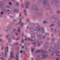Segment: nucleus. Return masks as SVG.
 I'll list each match as a JSON object with an SVG mask.
<instances>
[{"instance_id":"obj_41","label":"nucleus","mask_w":60,"mask_h":60,"mask_svg":"<svg viewBox=\"0 0 60 60\" xmlns=\"http://www.w3.org/2000/svg\"><path fill=\"white\" fill-rule=\"evenodd\" d=\"M43 39H44L45 37V36H44L43 37Z\"/></svg>"},{"instance_id":"obj_55","label":"nucleus","mask_w":60,"mask_h":60,"mask_svg":"<svg viewBox=\"0 0 60 60\" xmlns=\"http://www.w3.org/2000/svg\"><path fill=\"white\" fill-rule=\"evenodd\" d=\"M35 43H35V42H34L33 43V44H35Z\"/></svg>"},{"instance_id":"obj_4","label":"nucleus","mask_w":60,"mask_h":60,"mask_svg":"<svg viewBox=\"0 0 60 60\" xmlns=\"http://www.w3.org/2000/svg\"><path fill=\"white\" fill-rule=\"evenodd\" d=\"M59 2V1L58 0H54L51 3L52 4H55V6H57V4Z\"/></svg>"},{"instance_id":"obj_60","label":"nucleus","mask_w":60,"mask_h":60,"mask_svg":"<svg viewBox=\"0 0 60 60\" xmlns=\"http://www.w3.org/2000/svg\"><path fill=\"white\" fill-rule=\"evenodd\" d=\"M19 16H20V17H21V15L20 14V15H19Z\"/></svg>"},{"instance_id":"obj_32","label":"nucleus","mask_w":60,"mask_h":60,"mask_svg":"<svg viewBox=\"0 0 60 60\" xmlns=\"http://www.w3.org/2000/svg\"><path fill=\"white\" fill-rule=\"evenodd\" d=\"M38 46H40V44L38 43L37 44Z\"/></svg>"},{"instance_id":"obj_30","label":"nucleus","mask_w":60,"mask_h":60,"mask_svg":"<svg viewBox=\"0 0 60 60\" xmlns=\"http://www.w3.org/2000/svg\"><path fill=\"white\" fill-rule=\"evenodd\" d=\"M57 13H60V11H57Z\"/></svg>"},{"instance_id":"obj_29","label":"nucleus","mask_w":60,"mask_h":60,"mask_svg":"<svg viewBox=\"0 0 60 60\" xmlns=\"http://www.w3.org/2000/svg\"><path fill=\"white\" fill-rule=\"evenodd\" d=\"M60 58H57L56 59V60H58L59 59H60Z\"/></svg>"},{"instance_id":"obj_49","label":"nucleus","mask_w":60,"mask_h":60,"mask_svg":"<svg viewBox=\"0 0 60 60\" xmlns=\"http://www.w3.org/2000/svg\"><path fill=\"white\" fill-rule=\"evenodd\" d=\"M24 46H22V49H24Z\"/></svg>"},{"instance_id":"obj_46","label":"nucleus","mask_w":60,"mask_h":60,"mask_svg":"<svg viewBox=\"0 0 60 60\" xmlns=\"http://www.w3.org/2000/svg\"><path fill=\"white\" fill-rule=\"evenodd\" d=\"M46 34V35H49V34L48 33L46 34Z\"/></svg>"},{"instance_id":"obj_28","label":"nucleus","mask_w":60,"mask_h":60,"mask_svg":"<svg viewBox=\"0 0 60 60\" xmlns=\"http://www.w3.org/2000/svg\"><path fill=\"white\" fill-rule=\"evenodd\" d=\"M1 15H3L4 14V12L3 11H1Z\"/></svg>"},{"instance_id":"obj_25","label":"nucleus","mask_w":60,"mask_h":60,"mask_svg":"<svg viewBox=\"0 0 60 60\" xmlns=\"http://www.w3.org/2000/svg\"><path fill=\"white\" fill-rule=\"evenodd\" d=\"M24 12L25 13V14L26 15V10H24Z\"/></svg>"},{"instance_id":"obj_50","label":"nucleus","mask_w":60,"mask_h":60,"mask_svg":"<svg viewBox=\"0 0 60 60\" xmlns=\"http://www.w3.org/2000/svg\"><path fill=\"white\" fill-rule=\"evenodd\" d=\"M15 44H16V45H18V43H15Z\"/></svg>"},{"instance_id":"obj_39","label":"nucleus","mask_w":60,"mask_h":60,"mask_svg":"<svg viewBox=\"0 0 60 60\" xmlns=\"http://www.w3.org/2000/svg\"><path fill=\"white\" fill-rule=\"evenodd\" d=\"M17 20H14V22H16V21Z\"/></svg>"},{"instance_id":"obj_16","label":"nucleus","mask_w":60,"mask_h":60,"mask_svg":"<svg viewBox=\"0 0 60 60\" xmlns=\"http://www.w3.org/2000/svg\"><path fill=\"white\" fill-rule=\"evenodd\" d=\"M4 30H6V32H7L8 31V28L7 27H5L4 28Z\"/></svg>"},{"instance_id":"obj_42","label":"nucleus","mask_w":60,"mask_h":60,"mask_svg":"<svg viewBox=\"0 0 60 60\" xmlns=\"http://www.w3.org/2000/svg\"><path fill=\"white\" fill-rule=\"evenodd\" d=\"M16 4L17 5H19V4H18V3H17Z\"/></svg>"},{"instance_id":"obj_35","label":"nucleus","mask_w":60,"mask_h":60,"mask_svg":"<svg viewBox=\"0 0 60 60\" xmlns=\"http://www.w3.org/2000/svg\"><path fill=\"white\" fill-rule=\"evenodd\" d=\"M1 41V42H3V40H2L1 39H0V42Z\"/></svg>"},{"instance_id":"obj_62","label":"nucleus","mask_w":60,"mask_h":60,"mask_svg":"<svg viewBox=\"0 0 60 60\" xmlns=\"http://www.w3.org/2000/svg\"><path fill=\"white\" fill-rule=\"evenodd\" d=\"M51 56H53V54H51Z\"/></svg>"},{"instance_id":"obj_59","label":"nucleus","mask_w":60,"mask_h":60,"mask_svg":"<svg viewBox=\"0 0 60 60\" xmlns=\"http://www.w3.org/2000/svg\"><path fill=\"white\" fill-rule=\"evenodd\" d=\"M26 43H25V46H26Z\"/></svg>"},{"instance_id":"obj_7","label":"nucleus","mask_w":60,"mask_h":60,"mask_svg":"<svg viewBox=\"0 0 60 60\" xmlns=\"http://www.w3.org/2000/svg\"><path fill=\"white\" fill-rule=\"evenodd\" d=\"M32 8L34 10H37V7H36V6L35 5H33L32 6Z\"/></svg>"},{"instance_id":"obj_31","label":"nucleus","mask_w":60,"mask_h":60,"mask_svg":"<svg viewBox=\"0 0 60 60\" xmlns=\"http://www.w3.org/2000/svg\"><path fill=\"white\" fill-rule=\"evenodd\" d=\"M41 13H39L38 14V15H41Z\"/></svg>"},{"instance_id":"obj_48","label":"nucleus","mask_w":60,"mask_h":60,"mask_svg":"<svg viewBox=\"0 0 60 60\" xmlns=\"http://www.w3.org/2000/svg\"><path fill=\"white\" fill-rule=\"evenodd\" d=\"M15 34H16V35H18V33H16Z\"/></svg>"},{"instance_id":"obj_8","label":"nucleus","mask_w":60,"mask_h":60,"mask_svg":"<svg viewBox=\"0 0 60 60\" xmlns=\"http://www.w3.org/2000/svg\"><path fill=\"white\" fill-rule=\"evenodd\" d=\"M31 39H32V38H33L32 40H33V41H34V40H35V36L34 34H32L31 35Z\"/></svg>"},{"instance_id":"obj_64","label":"nucleus","mask_w":60,"mask_h":60,"mask_svg":"<svg viewBox=\"0 0 60 60\" xmlns=\"http://www.w3.org/2000/svg\"><path fill=\"white\" fill-rule=\"evenodd\" d=\"M27 48H25V49H27Z\"/></svg>"},{"instance_id":"obj_19","label":"nucleus","mask_w":60,"mask_h":60,"mask_svg":"<svg viewBox=\"0 0 60 60\" xmlns=\"http://www.w3.org/2000/svg\"><path fill=\"white\" fill-rule=\"evenodd\" d=\"M21 24H22V22H21V21L20 20L19 23L18 24L19 25H21Z\"/></svg>"},{"instance_id":"obj_15","label":"nucleus","mask_w":60,"mask_h":60,"mask_svg":"<svg viewBox=\"0 0 60 60\" xmlns=\"http://www.w3.org/2000/svg\"><path fill=\"white\" fill-rule=\"evenodd\" d=\"M21 31L20 30V28H19V27H18V32H19V33H20Z\"/></svg>"},{"instance_id":"obj_12","label":"nucleus","mask_w":60,"mask_h":60,"mask_svg":"<svg viewBox=\"0 0 60 60\" xmlns=\"http://www.w3.org/2000/svg\"><path fill=\"white\" fill-rule=\"evenodd\" d=\"M6 37L7 39H9L11 38V36L10 35H7L6 36Z\"/></svg>"},{"instance_id":"obj_22","label":"nucleus","mask_w":60,"mask_h":60,"mask_svg":"<svg viewBox=\"0 0 60 60\" xmlns=\"http://www.w3.org/2000/svg\"><path fill=\"white\" fill-rule=\"evenodd\" d=\"M3 6V3L1 2H0V6Z\"/></svg>"},{"instance_id":"obj_21","label":"nucleus","mask_w":60,"mask_h":60,"mask_svg":"<svg viewBox=\"0 0 60 60\" xmlns=\"http://www.w3.org/2000/svg\"><path fill=\"white\" fill-rule=\"evenodd\" d=\"M38 38L39 39V40H41V37H40V36H38Z\"/></svg>"},{"instance_id":"obj_63","label":"nucleus","mask_w":60,"mask_h":60,"mask_svg":"<svg viewBox=\"0 0 60 60\" xmlns=\"http://www.w3.org/2000/svg\"><path fill=\"white\" fill-rule=\"evenodd\" d=\"M56 56H59V55L58 54H56Z\"/></svg>"},{"instance_id":"obj_37","label":"nucleus","mask_w":60,"mask_h":60,"mask_svg":"<svg viewBox=\"0 0 60 60\" xmlns=\"http://www.w3.org/2000/svg\"><path fill=\"white\" fill-rule=\"evenodd\" d=\"M7 8H10V7L8 6H7Z\"/></svg>"},{"instance_id":"obj_27","label":"nucleus","mask_w":60,"mask_h":60,"mask_svg":"<svg viewBox=\"0 0 60 60\" xmlns=\"http://www.w3.org/2000/svg\"><path fill=\"white\" fill-rule=\"evenodd\" d=\"M5 49H8L9 48H8V46H7L6 47V48H5Z\"/></svg>"},{"instance_id":"obj_17","label":"nucleus","mask_w":60,"mask_h":60,"mask_svg":"<svg viewBox=\"0 0 60 60\" xmlns=\"http://www.w3.org/2000/svg\"><path fill=\"white\" fill-rule=\"evenodd\" d=\"M55 25L54 24H52L51 25H50L49 26L50 27H52V26H55Z\"/></svg>"},{"instance_id":"obj_1","label":"nucleus","mask_w":60,"mask_h":60,"mask_svg":"<svg viewBox=\"0 0 60 60\" xmlns=\"http://www.w3.org/2000/svg\"><path fill=\"white\" fill-rule=\"evenodd\" d=\"M41 52V53L42 57L41 58V59H44L46 58V57L48 56V55H47L46 52H45V51H44L43 50H38L36 52V53H38Z\"/></svg>"},{"instance_id":"obj_11","label":"nucleus","mask_w":60,"mask_h":60,"mask_svg":"<svg viewBox=\"0 0 60 60\" xmlns=\"http://www.w3.org/2000/svg\"><path fill=\"white\" fill-rule=\"evenodd\" d=\"M27 40H28L30 41H33V40H32V39H30V38H25V41H27Z\"/></svg>"},{"instance_id":"obj_14","label":"nucleus","mask_w":60,"mask_h":60,"mask_svg":"<svg viewBox=\"0 0 60 60\" xmlns=\"http://www.w3.org/2000/svg\"><path fill=\"white\" fill-rule=\"evenodd\" d=\"M19 56L18 55V54H17L16 55V60H19V58H18V57H18Z\"/></svg>"},{"instance_id":"obj_58","label":"nucleus","mask_w":60,"mask_h":60,"mask_svg":"<svg viewBox=\"0 0 60 60\" xmlns=\"http://www.w3.org/2000/svg\"><path fill=\"white\" fill-rule=\"evenodd\" d=\"M37 57H40V56H39V55H38V56Z\"/></svg>"},{"instance_id":"obj_57","label":"nucleus","mask_w":60,"mask_h":60,"mask_svg":"<svg viewBox=\"0 0 60 60\" xmlns=\"http://www.w3.org/2000/svg\"><path fill=\"white\" fill-rule=\"evenodd\" d=\"M58 44H60V42H58Z\"/></svg>"},{"instance_id":"obj_53","label":"nucleus","mask_w":60,"mask_h":60,"mask_svg":"<svg viewBox=\"0 0 60 60\" xmlns=\"http://www.w3.org/2000/svg\"><path fill=\"white\" fill-rule=\"evenodd\" d=\"M22 7H24V5H22Z\"/></svg>"},{"instance_id":"obj_23","label":"nucleus","mask_w":60,"mask_h":60,"mask_svg":"<svg viewBox=\"0 0 60 60\" xmlns=\"http://www.w3.org/2000/svg\"><path fill=\"white\" fill-rule=\"evenodd\" d=\"M1 45H2V47L1 48V49L2 50H3V48H4V45H3V44H1Z\"/></svg>"},{"instance_id":"obj_38","label":"nucleus","mask_w":60,"mask_h":60,"mask_svg":"<svg viewBox=\"0 0 60 60\" xmlns=\"http://www.w3.org/2000/svg\"><path fill=\"white\" fill-rule=\"evenodd\" d=\"M52 41H54L55 40L54 39H53L52 38Z\"/></svg>"},{"instance_id":"obj_9","label":"nucleus","mask_w":60,"mask_h":60,"mask_svg":"<svg viewBox=\"0 0 60 60\" xmlns=\"http://www.w3.org/2000/svg\"><path fill=\"white\" fill-rule=\"evenodd\" d=\"M5 56L6 57H7V56H6V53L7 52H8V49H5Z\"/></svg>"},{"instance_id":"obj_18","label":"nucleus","mask_w":60,"mask_h":60,"mask_svg":"<svg viewBox=\"0 0 60 60\" xmlns=\"http://www.w3.org/2000/svg\"><path fill=\"white\" fill-rule=\"evenodd\" d=\"M31 49H32V52L33 53V52H34V51L35 50V49H33V48L32 47L31 48Z\"/></svg>"},{"instance_id":"obj_61","label":"nucleus","mask_w":60,"mask_h":60,"mask_svg":"<svg viewBox=\"0 0 60 60\" xmlns=\"http://www.w3.org/2000/svg\"><path fill=\"white\" fill-rule=\"evenodd\" d=\"M51 30H53V29L52 28V29H51Z\"/></svg>"},{"instance_id":"obj_5","label":"nucleus","mask_w":60,"mask_h":60,"mask_svg":"<svg viewBox=\"0 0 60 60\" xmlns=\"http://www.w3.org/2000/svg\"><path fill=\"white\" fill-rule=\"evenodd\" d=\"M30 32H31V34H34V33H36L37 31L35 30L34 29L32 28H30Z\"/></svg>"},{"instance_id":"obj_2","label":"nucleus","mask_w":60,"mask_h":60,"mask_svg":"<svg viewBox=\"0 0 60 60\" xmlns=\"http://www.w3.org/2000/svg\"><path fill=\"white\" fill-rule=\"evenodd\" d=\"M35 26H37V27H36V29L37 31H42V32H40V35L41 36H42L43 33H44L43 28L39 27V26L38 25H36Z\"/></svg>"},{"instance_id":"obj_34","label":"nucleus","mask_w":60,"mask_h":60,"mask_svg":"<svg viewBox=\"0 0 60 60\" xmlns=\"http://www.w3.org/2000/svg\"><path fill=\"white\" fill-rule=\"evenodd\" d=\"M22 42H24V40L23 39H22Z\"/></svg>"},{"instance_id":"obj_3","label":"nucleus","mask_w":60,"mask_h":60,"mask_svg":"<svg viewBox=\"0 0 60 60\" xmlns=\"http://www.w3.org/2000/svg\"><path fill=\"white\" fill-rule=\"evenodd\" d=\"M40 1H43V4L45 5V8H49V5H48V0H39Z\"/></svg>"},{"instance_id":"obj_6","label":"nucleus","mask_w":60,"mask_h":60,"mask_svg":"<svg viewBox=\"0 0 60 60\" xmlns=\"http://www.w3.org/2000/svg\"><path fill=\"white\" fill-rule=\"evenodd\" d=\"M14 53L13 52H10V57L11 58H14V55H13V54Z\"/></svg>"},{"instance_id":"obj_52","label":"nucleus","mask_w":60,"mask_h":60,"mask_svg":"<svg viewBox=\"0 0 60 60\" xmlns=\"http://www.w3.org/2000/svg\"><path fill=\"white\" fill-rule=\"evenodd\" d=\"M28 20H29L28 19H27V22H28Z\"/></svg>"},{"instance_id":"obj_56","label":"nucleus","mask_w":60,"mask_h":60,"mask_svg":"<svg viewBox=\"0 0 60 60\" xmlns=\"http://www.w3.org/2000/svg\"><path fill=\"white\" fill-rule=\"evenodd\" d=\"M10 25H8V27H10Z\"/></svg>"},{"instance_id":"obj_43","label":"nucleus","mask_w":60,"mask_h":60,"mask_svg":"<svg viewBox=\"0 0 60 60\" xmlns=\"http://www.w3.org/2000/svg\"><path fill=\"white\" fill-rule=\"evenodd\" d=\"M7 11H10V10H9V9H8L7 10Z\"/></svg>"},{"instance_id":"obj_40","label":"nucleus","mask_w":60,"mask_h":60,"mask_svg":"<svg viewBox=\"0 0 60 60\" xmlns=\"http://www.w3.org/2000/svg\"><path fill=\"white\" fill-rule=\"evenodd\" d=\"M51 20H54V19H50V21H51Z\"/></svg>"},{"instance_id":"obj_45","label":"nucleus","mask_w":60,"mask_h":60,"mask_svg":"<svg viewBox=\"0 0 60 60\" xmlns=\"http://www.w3.org/2000/svg\"><path fill=\"white\" fill-rule=\"evenodd\" d=\"M9 5H11V2H10L9 3Z\"/></svg>"},{"instance_id":"obj_13","label":"nucleus","mask_w":60,"mask_h":60,"mask_svg":"<svg viewBox=\"0 0 60 60\" xmlns=\"http://www.w3.org/2000/svg\"><path fill=\"white\" fill-rule=\"evenodd\" d=\"M54 20L56 21H58V19L57 17L56 16H55V18Z\"/></svg>"},{"instance_id":"obj_54","label":"nucleus","mask_w":60,"mask_h":60,"mask_svg":"<svg viewBox=\"0 0 60 60\" xmlns=\"http://www.w3.org/2000/svg\"><path fill=\"white\" fill-rule=\"evenodd\" d=\"M23 54H25V52H24V51H23Z\"/></svg>"},{"instance_id":"obj_10","label":"nucleus","mask_w":60,"mask_h":60,"mask_svg":"<svg viewBox=\"0 0 60 60\" xmlns=\"http://www.w3.org/2000/svg\"><path fill=\"white\" fill-rule=\"evenodd\" d=\"M26 4L27 6H26V8H28V6L29 5V2H27L26 3Z\"/></svg>"},{"instance_id":"obj_26","label":"nucleus","mask_w":60,"mask_h":60,"mask_svg":"<svg viewBox=\"0 0 60 60\" xmlns=\"http://www.w3.org/2000/svg\"><path fill=\"white\" fill-rule=\"evenodd\" d=\"M20 52L21 53H23V51L22 50H20Z\"/></svg>"},{"instance_id":"obj_44","label":"nucleus","mask_w":60,"mask_h":60,"mask_svg":"<svg viewBox=\"0 0 60 60\" xmlns=\"http://www.w3.org/2000/svg\"><path fill=\"white\" fill-rule=\"evenodd\" d=\"M12 1L13 2H15V0H12Z\"/></svg>"},{"instance_id":"obj_51","label":"nucleus","mask_w":60,"mask_h":60,"mask_svg":"<svg viewBox=\"0 0 60 60\" xmlns=\"http://www.w3.org/2000/svg\"><path fill=\"white\" fill-rule=\"evenodd\" d=\"M19 38H18L16 39V40L18 41V40H19Z\"/></svg>"},{"instance_id":"obj_36","label":"nucleus","mask_w":60,"mask_h":60,"mask_svg":"<svg viewBox=\"0 0 60 60\" xmlns=\"http://www.w3.org/2000/svg\"><path fill=\"white\" fill-rule=\"evenodd\" d=\"M9 42H11V39H10L9 40Z\"/></svg>"},{"instance_id":"obj_20","label":"nucleus","mask_w":60,"mask_h":60,"mask_svg":"<svg viewBox=\"0 0 60 60\" xmlns=\"http://www.w3.org/2000/svg\"><path fill=\"white\" fill-rule=\"evenodd\" d=\"M13 11L14 12L18 11V9H14L13 10Z\"/></svg>"},{"instance_id":"obj_47","label":"nucleus","mask_w":60,"mask_h":60,"mask_svg":"<svg viewBox=\"0 0 60 60\" xmlns=\"http://www.w3.org/2000/svg\"><path fill=\"white\" fill-rule=\"evenodd\" d=\"M16 31V29H14L13 30V32H14V31Z\"/></svg>"},{"instance_id":"obj_33","label":"nucleus","mask_w":60,"mask_h":60,"mask_svg":"<svg viewBox=\"0 0 60 60\" xmlns=\"http://www.w3.org/2000/svg\"><path fill=\"white\" fill-rule=\"evenodd\" d=\"M23 24H24L23 23H22L21 25V26H23Z\"/></svg>"},{"instance_id":"obj_24","label":"nucleus","mask_w":60,"mask_h":60,"mask_svg":"<svg viewBox=\"0 0 60 60\" xmlns=\"http://www.w3.org/2000/svg\"><path fill=\"white\" fill-rule=\"evenodd\" d=\"M43 22L44 24H46V23H47V21H43Z\"/></svg>"}]
</instances>
